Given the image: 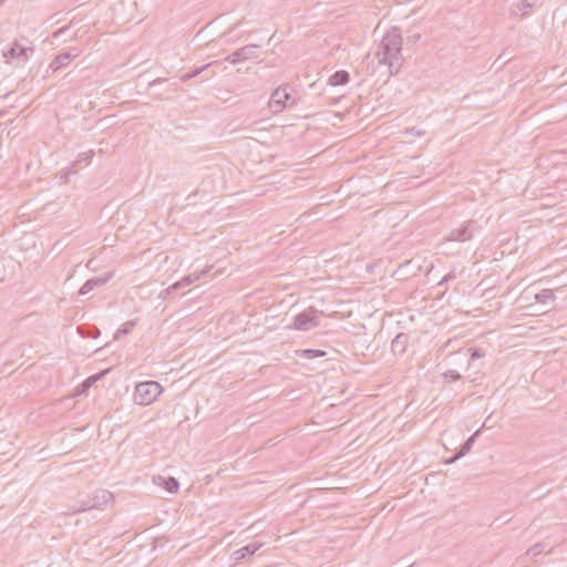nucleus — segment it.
I'll return each mask as SVG.
<instances>
[{
    "label": "nucleus",
    "mask_w": 567,
    "mask_h": 567,
    "mask_svg": "<svg viewBox=\"0 0 567 567\" xmlns=\"http://www.w3.org/2000/svg\"><path fill=\"white\" fill-rule=\"evenodd\" d=\"M544 550V545L538 543V544H535L533 545L526 553V555L528 556H532V557H536L538 555H540Z\"/></svg>",
    "instance_id": "nucleus-23"
},
{
    "label": "nucleus",
    "mask_w": 567,
    "mask_h": 567,
    "mask_svg": "<svg viewBox=\"0 0 567 567\" xmlns=\"http://www.w3.org/2000/svg\"><path fill=\"white\" fill-rule=\"evenodd\" d=\"M478 435V431H476L474 434H472L465 443L462 445L461 450L451 457L446 463L451 464L454 463L456 460L463 457L466 453H468L475 442L476 436Z\"/></svg>",
    "instance_id": "nucleus-14"
},
{
    "label": "nucleus",
    "mask_w": 567,
    "mask_h": 567,
    "mask_svg": "<svg viewBox=\"0 0 567 567\" xmlns=\"http://www.w3.org/2000/svg\"><path fill=\"white\" fill-rule=\"evenodd\" d=\"M94 155V152L91 150V151H87V152H83L81 154L78 155V158L72 163V167H75L79 163L83 162V161H90Z\"/></svg>",
    "instance_id": "nucleus-21"
},
{
    "label": "nucleus",
    "mask_w": 567,
    "mask_h": 567,
    "mask_svg": "<svg viewBox=\"0 0 567 567\" xmlns=\"http://www.w3.org/2000/svg\"><path fill=\"white\" fill-rule=\"evenodd\" d=\"M291 95L287 92L286 87H277L270 95L268 106L275 114L282 112L288 106V101Z\"/></svg>",
    "instance_id": "nucleus-8"
},
{
    "label": "nucleus",
    "mask_w": 567,
    "mask_h": 567,
    "mask_svg": "<svg viewBox=\"0 0 567 567\" xmlns=\"http://www.w3.org/2000/svg\"><path fill=\"white\" fill-rule=\"evenodd\" d=\"M408 336L399 333L391 342V348L394 353H404L408 346Z\"/></svg>",
    "instance_id": "nucleus-16"
},
{
    "label": "nucleus",
    "mask_w": 567,
    "mask_h": 567,
    "mask_svg": "<svg viewBox=\"0 0 567 567\" xmlns=\"http://www.w3.org/2000/svg\"><path fill=\"white\" fill-rule=\"evenodd\" d=\"M414 41H417L420 39V34L413 35Z\"/></svg>",
    "instance_id": "nucleus-30"
},
{
    "label": "nucleus",
    "mask_w": 567,
    "mask_h": 567,
    "mask_svg": "<svg viewBox=\"0 0 567 567\" xmlns=\"http://www.w3.org/2000/svg\"><path fill=\"white\" fill-rule=\"evenodd\" d=\"M258 48H259V45H257V44L245 45V47L236 50L231 54L227 55L225 58V61H227L231 64H236V63L245 62L250 59H255V58H257V49Z\"/></svg>",
    "instance_id": "nucleus-9"
},
{
    "label": "nucleus",
    "mask_w": 567,
    "mask_h": 567,
    "mask_svg": "<svg viewBox=\"0 0 567 567\" xmlns=\"http://www.w3.org/2000/svg\"><path fill=\"white\" fill-rule=\"evenodd\" d=\"M107 371H109V370H104V371H102V372H100V373H97V374H94V375L89 377V378L84 381L83 385H85V386H87V388H89V386H91V385H92V384H94L97 380H100L104 374H106V373H107Z\"/></svg>",
    "instance_id": "nucleus-24"
},
{
    "label": "nucleus",
    "mask_w": 567,
    "mask_h": 567,
    "mask_svg": "<svg viewBox=\"0 0 567 567\" xmlns=\"http://www.w3.org/2000/svg\"><path fill=\"white\" fill-rule=\"evenodd\" d=\"M114 272L113 271H110L103 276H99V277H93V278H90L87 279L83 285L82 287L80 288L79 290V295L80 296H85L86 293H89L90 291L94 290L96 287H100V286H103L105 285L107 281L111 280V278L113 277Z\"/></svg>",
    "instance_id": "nucleus-11"
},
{
    "label": "nucleus",
    "mask_w": 567,
    "mask_h": 567,
    "mask_svg": "<svg viewBox=\"0 0 567 567\" xmlns=\"http://www.w3.org/2000/svg\"><path fill=\"white\" fill-rule=\"evenodd\" d=\"M261 546H262V544L258 543V542L249 543L248 545L235 550L230 555V559L235 563H238V561L245 559L246 557L255 554Z\"/></svg>",
    "instance_id": "nucleus-13"
},
{
    "label": "nucleus",
    "mask_w": 567,
    "mask_h": 567,
    "mask_svg": "<svg viewBox=\"0 0 567 567\" xmlns=\"http://www.w3.org/2000/svg\"><path fill=\"white\" fill-rule=\"evenodd\" d=\"M406 133L411 134V135H415V136H422L424 134V131L423 130H416V128H410L406 131Z\"/></svg>",
    "instance_id": "nucleus-28"
},
{
    "label": "nucleus",
    "mask_w": 567,
    "mask_h": 567,
    "mask_svg": "<svg viewBox=\"0 0 567 567\" xmlns=\"http://www.w3.org/2000/svg\"><path fill=\"white\" fill-rule=\"evenodd\" d=\"M534 7L535 2L532 0H519L511 6L509 14L515 18H524L530 13Z\"/></svg>",
    "instance_id": "nucleus-12"
},
{
    "label": "nucleus",
    "mask_w": 567,
    "mask_h": 567,
    "mask_svg": "<svg viewBox=\"0 0 567 567\" xmlns=\"http://www.w3.org/2000/svg\"><path fill=\"white\" fill-rule=\"evenodd\" d=\"M112 501V494L109 491H97L93 495L87 496L85 499L80 501L78 506H71L68 514H78L95 508H103Z\"/></svg>",
    "instance_id": "nucleus-4"
},
{
    "label": "nucleus",
    "mask_w": 567,
    "mask_h": 567,
    "mask_svg": "<svg viewBox=\"0 0 567 567\" xmlns=\"http://www.w3.org/2000/svg\"><path fill=\"white\" fill-rule=\"evenodd\" d=\"M6 0H0V7L4 3Z\"/></svg>",
    "instance_id": "nucleus-32"
},
{
    "label": "nucleus",
    "mask_w": 567,
    "mask_h": 567,
    "mask_svg": "<svg viewBox=\"0 0 567 567\" xmlns=\"http://www.w3.org/2000/svg\"><path fill=\"white\" fill-rule=\"evenodd\" d=\"M555 298L553 290L543 289L542 291L535 295V299L537 302L546 305L549 301H553Z\"/></svg>",
    "instance_id": "nucleus-19"
},
{
    "label": "nucleus",
    "mask_w": 567,
    "mask_h": 567,
    "mask_svg": "<svg viewBox=\"0 0 567 567\" xmlns=\"http://www.w3.org/2000/svg\"><path fill=\"white\" fill-rule=\"evenodd\" d=\"M454 278H455L454 271H450L439 281V285L442 286L445 282H447Z\"/></svg>",
    "instance_id": "nucleus-27"
},
{
    "label": "nucleus",
    "mask_w": 567,
    "mask_h": 567,
    "mask_svg": "<svg viewBox=\"0 0 567 567\" xmlns=\"http://www.w3.org/2000/svg\"><path fill=\"white\" fill-rule=\"evenodd\" d=\"M300 355L305 359H313V358L324 357L326 351L315 350V349H305L300 352Z\"/></svg>",
    "instance_id": "nucleus-20"
},
{
    "label": "nucleus",
    "mask_w": 567,
    "mask_h": 567,
    "mask_svg": "<svg viewBox=\"0 0 567 567\" xmlns=\"http://www.w3.org/2000/svg\"><path fill=\"white\" fill-rule=\"evenodd\" d=\"M163 392L162 385L156 381H146L136 384L133 399L138 405L152 404Z\"/></svg>",
    "instance_id": "nucleus-3"
},
{
    "label": "nucleus",
    "mask_w": 567,
    "mask_h": 567,
    "mask_svg": "<svg viewBox=\"0 0 567 567\" xmlns=\"http://www.w3.org/2000/svg\"><path fill=\"white\" fill-rule=\"evenodd\" d=\"M65 30V28H60L55 33L54 35L58 37L59 34L63 33Z\"/></svg>",
    "instance_id": "nucleus-29"
},
{
    "label": "nucleus",
    "mask_w": 567,
    "mask_h": 567,
    "mask_svg": "<svg viewBox=\"0 0 567 567\" xmlns=\"http://www.w3.org/2000/svg\"><path fill=\"white\" fill-rule=\"evenodd\" d=\"M402 43L399 29L392 28L383 35L378 47V63L386 69L388 75L396 74L403 64Z\"/></svg>",
    "instance_id": "nucleus-1"
},
{
    "label": "nucleus",
    "mask_w": 567,
    "mask_h": 567,
    "mask_svg": "<svg viewBox=\"0 0 567 567\" xmlns=\"http://www.w3.org/2000/svg\"><path fill=\"white\" fill-rule=\"evenodd\" d=\"M155 483L159 486H163L168 493H176L179 484L175 477L168 476H158L156 480H154Z\"/></svg>",
    "instance_id": "nucleus-15"
},
{
    "label": "nucleus",
    "mask_w": 567,
    "mask_h": 567,
    "mask_svg": "<svg viewBox=\"0 0 567 567\" xmlns=\"http://www.w3.org/2000/svg\"><path fill=\"white\" fill-rule=\"evenodd\" d=\"M34 53V47L32 42L24 37L16 39L8 50L2 52V56L6 63L11 61L25 62Z\"/></svg>",
    "instance_id": "nucleus-2"
},
{
    "label": "nucleus",
    "mask_w": 567,
    "mask_h": 567,
    "mask_svg": "<svg viewBox=\"0 0 567 567\" xmlns=\"http://www.w3.org/2000/svg\"><path fill=\"white\" fill-rule=\"evenodd\" d=\"M238 27V23L234 24L231 28H230V31H233L234 29H236Z\"/></svg>",
    "instance_id": "nucleus-31"
},
{
    "label": "nucleus",
    "mask_w": 567,
    "mask_h": 567,
    "mask_svg": "<svg viewBox=\"0 0 567 567\" xmlns=\"http://www.w3.org/2000/svg\"><path fill=\"white\" fill-rule=\"evenodd\" d=\"M443 379L445 381H456L461 379V374L456 370H449L443 373Z\"/></svg>",
    "instance_id": "nucleus-25"
},
{
    "label": "nucleus",
    "mask_w": 567,
    "mask_h": 567,
    "mask_svg": "<svg viewBox=\"0 0 567 567\" xmlns=\"http://www.w3.org/2000/svg\"><path fill=\"white\" fill-rule=\"evenodd\" d=\"M136 320H128L124 322L121 328L116 330L114 333V340H120L123 336L130 333V331L135 327Z\"/></svg>",
    "instance_id": "nucleus-18"
},
{
    "label": "nucleus",
    "mask_w": 567,
    "mask_h": 567,
    "mask_svg": "<svg viewBox=\"0 0 567 567\" xmlns=\"http://www.w3.org/2000/svg\"><path fill=\"white\" fill-rule=\"evenodd\" d=\"M468 352L471 353V359L472 360L480 359V358H483L485 355V353L483 351H481L480 349H476V348H470Z\"/></svg>",
    "instance_id": "nucleus-26"
},
{
    "label": "nucleus",
    "mask_w": 567,
    "mask_h": 567,
    "mask_svg": "<svg viewBox=\"0 0 567 567\" xmlns=\"http://www.w3.org/2000/svg\"><path fill=\"white\" fill-rule=\"evenodd\" d=\"M350 80V75L347 71L344 70H340V71H337L334 72L330 79H329V83L333 86H337V85H344L349 82Z\"/></svg>",
    "instance_id": "nucleus-17"
},
{
    "label": "nucleus",
    "mask_w": 567,
    "mask_h": 567,
    "mask_svg": "<svg viewBox=\"0 0 567 567\" xmlns=\"http://www.w3.org/2000/svg\"><path fill=\"white\" fill-rule=\"evenodd\" d=\"M81 54V50L78 48H71L69 51L58 54L50 63L49 68L55 72L66 66L73 59Z\"/></svg>",
    "instance_id": "nucleus-10"
},
{
    "label": "nucleus",
    "mask_w": 567,
    "mask_h": 567,
    "mask_svg": "<svg viewBox=\"0 0 567 567\" xmlns=\"http://www.w3.org/2000/svg\"><path fill=\"white\" fill-rule=\"evenodd\" d=\"M213 268V266H208L199 271H194L187 276H184L181 280L174 282L173 285L168 286L165 290L161 292V297L165 298L167 295L172 293L175 290L182 289L184 287H187L192 285L193 282L202 279L206 274L209 272V270Z\"/></svg>",
    "instance_id": "nucleus-6"
},
{
    "label": "nucleus",
    "mask_w": 567,
    "mask_h": 567,
    "mask_svg": "<svg viewBox=\"0 0 567 567\" xmlns=\"http://www.w3.org/2000/svg\"><path fill=\"white\" fill-rule=\"evenodd\" d=\"M480 230L477 224L473 220L463 223L460 227L450 231L447 236L449 241H467L473 237L475 231Z\"/></svg>",
    "instance_id": "nucleus-7"
},
{
    "label": "nucleus",
    "mask_w": 567,
    "mask_h": 567,
    "mask_svg": "<svg viewBox=\"0 0 567 567\" xmlns=\"http://www.w3.org/2000/svg\"><path fill=\"white\" fill-rule=\"evenodd\" d=\"M210 64H212V63L206 64V65H203V66H200V68L195 69V70H194L193 72H190V73H186V74L182 75V78H181V79H182V81H188V80H190V79H193V78L197 76V75H198V74H200L204 70H206Z\"/></svg>",
    "instance_id": "nucleus-22"
},
{
    "label": "nucleus",
    "mask_w": 567,
    "mask_h": 567,
    "mask_svg": "<svg viewBox=\"0 0 567 567\" xmlns=\"http://www.w3.org/2000/svg\"><path fill=\"white\" fill-rule=\"evenodd\" d=\"M320 313L315 309L302 311L295 316L292 328L299 331H308L319 326Z\"/></svg>",
    "instance_id": "nucleus-5"
}]
</instances>
